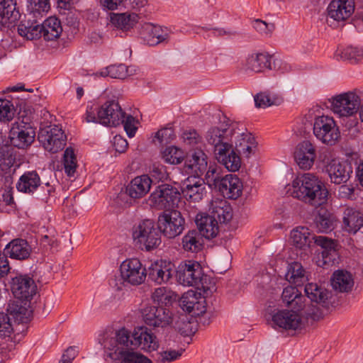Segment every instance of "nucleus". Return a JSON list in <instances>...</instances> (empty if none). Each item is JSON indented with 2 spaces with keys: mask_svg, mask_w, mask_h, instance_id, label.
<instances>
[{
  "mask_svg": "<svg viewBox=\"0 0 363 363\" xmlns=\"http://www.w3.org/2000/svg\"><path fill=\"white\" fill-rule=\"evenodd\" d=\"M77 352L78 351L76 347H69L62 354V359L59 363H71L77 356Z\"/></svg>",
  "mask_w": 363,
  "mask_h": 363,
  "instance_id": "obj_64",
  "label": "nucleus"
},
{
  "mask_svg": "<svg viewBox=\"0 0 363 363\" xmlns=\"http://www.w3.org/2000/svg\"><path fill=\"white\" fill-rule=\"evenodd\" d=\"M281 101L279 98H272L269 94L264 93L257 94L255 96V105L259 108H267L272 105H278Z\"/></svg>",
  "mask_w": 363,
  "mask_h": 363,
  "instance_id": "obj_55",
  "label": "nucleus"
},
{
  "mask_svg": "<svg viewBox=\"0 0 363 363\" xmlns=\"http://www.w3.org/2000/svg\"><path fill=\"white\" fill-rule=\"evenodd\" d=\"M150 200L158 209H172L179 202L180 192L172 185L161 184L150 194Z\"/></svg>",
  "mask_w": 363,
  "mask_h": 363,
  "instance_id": "obj_9",
  "label": "nucleus"
},
{
  "mask_svg": "<svg viewBox=\"0 0 363 363\" xmlns=\"http://www.w3.org/2000/svg\"><path fill=\"white\" fill-rule=\"evenodd\" d=\"M300 311L292 308L279 310L272 315L273 324L284 330H296L301 325Z\"/></svg>",
  "mask_w": 363,
  "mask_h": 363,
  "instance_id": "obj_20",
  "label": "nucleus"
},
{
  "mask_svg": "<svg viewBox=\"0 0 363 363\" xmlns=\"http://www.w3.org/2000/svg\"><path fill=\"white\" fill-rule=\"evenodd\" d=\"M177 277L180 284L186 286H195L203 291V296H208L213 293L214 286H210L204 285L208 279L204 275L201 265L191 260L182 262L177 269Z\"/></svg>",
  "mask_w": 363,
  "mask_h": 363,
  "instance_id": "obj_4",
  "label": "nucleus"
},
{
  "mask_svg": "<svg viewBox=\"0 0 363 363\" xmlns=\"http://www.w3.org/2000/svg\"><path fill=\"white\" fill-rule=\"evenodd\" d=\"M38 140L45 150L56 153L65 147L67 138L62 130L55 125L49 129L41 130Z\"/></svg>",
  "mask_w": 363,
  "mask_h": 363,
  "instance_id": "obj_14",
  "label": "nucleus"
},
{
  "mask_svg": "<svg viewBox=\"0 0 363 363\" xmlns=\"http://www.w3.org/2000/svg\"><path fill=\"white\" fill-rule=\"evenodd\" d=\"M218 191L225 198L236 199L242 194V183L238 176L229 174L223 177Z\"/></svg>",
  "mask_w": 363,
  "mask_h": 363,
  "instance_id": "obj_29",
  "label": "nucleus"
},
{
  "mask_svg": "<svg viewBox=\"0 0 363 363\" xmlns=\"http://www.w3.org/2000/svg\"><path fill=\"white\" fill-rule=\"evenodd\" d=\"M199 294L192 290L184 293L179 300L181 308L184 311L191 313L194 311V306L196 303Z\"/></svg>",
  "mask_w": 363,
  "mask_h": 363,
  "instance_id": "obj_53",
  "label": "nucleus"
},
{
  "mask_svg": "<svg viewBox=\"0 0 363 363\" xmlns=\"http://www.w3.org/2000/svg\"><path fill=\"white\" fill-rule=\"evenodd\" d=\"M13 296L21 300H29L36 294L37 286L28 274H19L13 277L10 282Z\"/></svg>",
  "mask_w": 363,
  "mask_h": 363,
  "instance_id": "obj_18",
  "label": "nucleus"
},
{
  "mask_svg": "<svg viewBox=\"0 0 363 363\" xmlns=\"http://www.w3.org/2000/svg\"><path fill=\"white\" fill-rule=\"evenodd\" d=\"M342 223L346 231L354 234L363 226V214L352 208H347L343 213Z\"/></svg>",
  "mask_w": 363,
  "mask_h": 363,
  "instance_id": "obj_38",
  "label": "nucleus"
},
{
  "mask_svg": "<svg viewBox=\"0 0 363 363\" xmlns=\"http://www.w3.org/2000/svg\"><path fill=\"white\" fill-rule=\"evenodd\" d=\"M101 106H87L84 119L87 123L101 124Z\"/></svg>",
  "mask_w": 363,
  "mask_h": 363,
  "instance_id": "obj_57",
  "label": "nucleus"
},
{
  "mask_svg": "<svg viewBox=\"0 0 363 363\" xmlns=\"http://www.w3.org/2000/svg\"><path fill=\"white\" fill-rule=\"evenodd\" d=\"M12 330V325L8 315L0 312V336L9 335Z\"/></svg>",
  "mask_w": 363,
  "mask_h": 363,
  "instance_id": "obj_61",
  "label": "nucleus"
},
{
  "mask_svg": "<svg viewBox=\"0 0 363 363\" xmlns=\"http://www.w3.org/2000/svg\"><path fill=\"white\" fill-rule=\"evenodd\" d=\"M35 131L28 118L18 119L12 124L10 130L11 143L18 148L24 149L34 141Z\"/></svg>",
  "mask_w": 363,
  "mask_h": 363,
  "instance_id": "obj_10",
  "label": "nucleus"
},
{
  "mask_svg": "<svg viewBox=\"0 0 363 363\" xmlns=\"http://www.w3.org/2000/svg\"><path fill=\"white\" fill-rule=\"evenodd\" d=\"M326 172L333 183L340 184L350 179L352 169L346 162H340L337 160H332L326 166Z\"/></svg>",
  "mask_w": 363,
  "mask_h": 363,
  "instance_id": "obj_28",
  "label": "nucleus"
},
{
  "mask_svg": "<svg viewBox=\"0 0 363 363\" xmlns=\"http://www.w3.org/2000/svg\"><path fill=\"white\" fill-rule=\"evenodd\" d=\"M63 164L65 173L69 177H73L77 168V159L72 147H67L63 156Z\"/></svg>",
  "mask_w": 363,
  "mask_h": 363,
  "instance_id": "obj_48",
  "label": "nucleus"
},
{
  "mask_svg": "<svg viewBox=\"0 0 363 363\" xmlns=\"http://www.w3.org/2000/svg\"><path fill=\"white\" fill-rule=\"evenodd\" d=\"M41 185V179L38 173L35 170L25 172L16 183L18 191L33 194Z\"/></svg>",
  "mask_w": 363,
  "mask_h": 363,
  "instance_id": "obj_31",
  "label": "nucleus"
},
{
  "mask_svg": "<svg viewBox=\"0 0 363 363\" xmlns=\"http://www.w3.org/2000/svg\"><path fill=\"white\" fill-rule=\"evenodd\" d=\"M354 11V0H332L327 9L328 25L333 28L338 26L340 22L347 21Z\"/></svg>",
  "mask_w": 363,
  "mask_h": 363,
  "instance_id": "obj_12",
  "label": "nucleus"
},
{
  "mask_svg": "<svg viewBox=\"0 0 363 363\" xmlns=\"http://www.w3.org/2000/svg\"><path fill=\"white\" fill-rule=\"evenodd\" d=\"M206 192L205 182L199 177H189L182 187L184 197L193 202L201 201Z\"/></svg>",
  "mask_w": 363,
  "mask_h": 363,
  "instance_id": "obj_25",
  "label": "nucleus"
},
{
  "mask_svg": "<svg viewBox=\"0 0 363 363\" xmlns=\"http://www.w3.org/2000/svg\"><path fill=\"white\" fill-rule=\"evenodd\" d=\"M174 137V130L171 128H164L159 130L155 133V136L160 144H167L170 143Z\"/></svg>",
  "mask_w": 363,
  "mask_h": 363,
  "instance_id": "obj_58",
  "label": "nucleus"
},
{
  "mask_svg": "<svg viewBox=\"0 0 363 363\" xmlns=\"http://www.w3.org/2000/svg\"><path fill=\"white\" fill-rule=\"evenodd\" d=\"M138 121L133 116L131 115H128L125 116V113H124V116H123V120L121 124L123 125L124 130H125L129 138H133L135 136L138 129L136 125Z\"/></svg>",
  "mask_w": 363,
  "mask_h": 363,
  "instance_id": "obj_56",
  "label": "nucleus"
},
{
  "mask_svg": "<svg viewBox=\"0 0 363 363\" xmlns=\"http://www.w3.org/2000/svg\"><path fill=\"white\" fill-rule=\"evenodd\" d=\"M113 145L116 152L123 153L126 150L128 143L126 139L122 136L116 135L113 140Z\"/></svg>",
  "mask_w": 363,
  "mask_h": 363,
  "instance_id": "obj_63",
  "label": "nucleus"
},
{
  "mask_svg": "<svg viewBox=\"0 0 363 363\" xmlns=\"http://www.w3.org/2000/svg\"><path fill=\"white\" fill-rule=\"evenodd\" d=\"M173 274L172 264L163 261L152 263L147 270L149 279L158 284L169 282Z\"/></svg>",
  "mask_w": 363,
  "mask_h": 363,
  "instance_id": "obj_26",
  "label": "nucleus"
},
{
  "mask_svg": "<svg viewBox=\"0 0 363 363\" xmlns=\"http://www.w3.org/2000/svg\"><path fill=\"white\" fill-rule=\"evenodd\" d=\"M198 231L206 239L215 238L218 233V225L216 220L209 215L198 214L195 220Z\"/></svg>",
  "mask_w": 363,
  "mask_h": 363,
  "instance_id": "obj_36",
  "label": "nucleus"
},
{
  "mask_svg": "<svg viewBox=\"0 0 363 363\" xmlns=\"http://www.w3.org/2000/svg\"><path fill=\"white\" fill-rule=\"evenodd\" d=\"M254 28L262 35H269L274 29V26L272 23H267L266 22L257 19L253 22Z\"/></svg>",
  "mask_w": 363,
  "mask_h": 363,
  "instance_id": "obj_62",
  "label": "nucleus"
},
{
  "mask_svg": "<svg viewBox=\"0 0 363 363\" xmlns=\"http://www.w3.org/2000/svg\"><path fill=\"white\" fill-rule=\"evenodd\" d=\"M133 347H140L145 352H150L159 348L157 337L146 328L135 329L133 333L128 330V342Z\"/></svg>",
  "mask_w": 363,
  "mask_h": 363,
  "instance_id": "obj_17",
  "label": "nucleus"
},
{
  "mask_svg": "<svg viewBox=\"0 0 363 363\" xmlns=\"http://www.w3.org/2000/svg\"><path fill=\"white\" fill-rule=\"evenodd\" d=\"M234 128L232 131V145L234 143L236 150L248 157L252 150L256 147V141L251 133L238 123H233Z\"/></svg>",
  "mask_w": 363,
  "mask_h": 363,
  "instance_id": "obj_15",
  "label": "nucleus"
},
{
  "mask_svg": "<svg viewBox=\"0 0 363 363\" xmlns=\"http://www.w3.org/2000/svg\"><path fill=\"white\" fill-rule=\"evenodd\" d=\"M313 133L317 139L328 145H335L340 137V133L334 119L325 115L315 118Z\"/></svg>",
  "mask_w": 363,
  "mask_h": 363,
  "instance_id": "obj_8",
  "label": "nucleus"
},
{
  "mask_svg": "<svg viewBox=\"0 0 363 363\" xmlns=\"http://www.w3.org/2000/svg\"><path fill=\"white\" fill-rule=\"evenodd\" d=\"M291 239L296 247L305 251L306 254L312 253L313 247H320L322 259H318V265H327L334 262L337 256L336 243L325 236L311 235L306 227L298 226L291 232Z\"/></svg>",
  "mask_w": 363,
  "mask_h": 363,
  "instance_id": "obj_2",
  "label": "nucleus"
},
{
  "mask_svg": "<svg viewBox=\"0 0 363 363\" xmlns=\"http://www.w3.org/2000/svg\"><path fill=\"white\" fill-rule=\"evenodd\" d=\"M101 75L103 77L109 76L115 79H124L128 75V69L124 64L113 65L101 71Z\"/></svg>",
  "mask_w": 363,
  "mask_h": 363,
  "instance_id": "obj_49",
  "label": "nucleus"
},
{
  "mask_svg": "<svg viewBox=\"0 0 363 363\" xmlns=\"http://www.w3.org/2000/svg\"><path fill=\"white\" fill-rule=\"evenodd\" d=\"M341 57L354 64L363 59V47L348 46L341 52Z\"/></svg>",
  "mask_w": 363,
  "mask_h": 363,
  "instance_id": "obj_50",
  "label": "nucleus"
},
{
  "mask_svg": "<svg viewBox=\"0 0 363 363\" xmlns=\"http://www.w3.org/2000/svg\"><path fill=\"white\" fill-rule=\"evenodd\" d=\"M20 18L14 0H0V25L9 28Z\"/></svg>",
  "mask_w": 363,
  "mask_h": 363,
  "instance_id": "obj_34",
  "label": "nucleus"
},
{
  "mask_svg": "<svg viewBox=\"0 0 363 363\" xmlns=\"http://www.w3.org/2000/svg\"><path fill=\"white\" fill-rule=\"evenodd\" d=\"M40 37H43L45 40L50 41L58 38L62 32V28L60 21L55 17L48 18L40 23Z\"/></svg>",
  "mask_w": 363,
  "mask_h": 363,
  "instance_id": "obj_37",
  "label": "nucleus"
},
{
  "mask_svg": "<svg viewBox=\"0 0 363 363\" xmlns=\"http://www.w3.org/2000/svg\"><path fill=\"white\" fill-rule=\"evenodd\" d=\"M315 222L320 232L328 233L333 229L335 217L329 211L321 209V211L315 217Z\"/></svg>",
  "mask_w": 363,
  "mask_h": 363,
  "instance_id": "obj_45",
  "label": "nucleus"
},
{
  "mask_svg": "<svg viewBox=\"0 0 363 363\" xmlns=\"http://www.w3.org/2000/svg\"><path fill=\"white\" fill-rule=\"evenodd\" d=\"M218 162L222 164L228 171H238L241 166L240 156L234 151L233 147L220 149L215 154Z\"/></svg>",
  "mask_w": 363,
  "mask_h": 363,
  "instance_id": "obj_35",
  "label": "nucleus"
},
{
  "mask_svg": "<svg viewBox=\"0 0 363 363\" xmlns=\"http://www.w3.org/2000/svg\"><path fill=\"white\" fill-rule=\"evenodd\" d=\"M204 245L203 237L197 230H189L182 238V245L185 252L197 253Z\"/></svg>",
  "mask_w": 363,
  "mask_h": 363,
  "instance_id": "obj_39",
  "label": "nucleus"
},
{
  "mask_svg": "<svg viewBox=\"0 0 363 363\" xmlns=\"http://www.w3.org/2000/svg\"><path fill=\"white\" fill-rule=\"evenodd\" d=\"M170 35L171 32L167 27H162L152 23H145L141 31L143 40L150 46L167 43Z\"/></svg>",
  "mask_w": 363,
  "mask_h": 363,
  "instance_id": "obj_24",
  "label": "nucleus"
},
{
  "mask_svg": "<svg viewBox=\"0 0 363 363\" xmlns=\"http://www.w3.org/2000/svg\"><path fill=\"white\" fill-rule=\"evenodd\" d=\"M121 277L123 281L131 285L143 283L147 277V269L138 259H126L120 266Z\"/></svg>",
  "mask_w": 363,
  "mask_h": 363,
  "instance_id": "obj_13",
  "label": "nucleus"
},
{
  "mask_svg": "<svg viewBox=\"0 0 363 363\" xmlns=\"http://www.w3.org/2000/svg\"><path fill=\"white\" fill-rule=\"evenodd\" d=\"M99 343L103 347L107 357L118 363H152L147 356L134 351L129 345L128 330L125 328L115 332H104L98 337Z\"/></svg>",
  "mask_w": 363,
  "mask_h": 363,
  "instance_id": "obj_1",
  "label": "nucleus"
},
{
  "mask_svg": "<svg viewBox=\"0 0 363 363\" xmlns=\"http://www.w3.org/2000/svg\"><path fill=\"white\" fill-rule=\"evenodd\" d=\"M140 17L135 13H113L111 22L116 28L123 30H128L138 22Z\"/></svg>",
  "mask_w": 363,
  "mask_h": 363,
  "instance_id": "obj_42",
  "label": "nucleus"
},
{
  "mask_svg": "<svg viewBox=\"0 0 363 363\" xmlns=\"http://www.w3.org/2000/svg\"><path fill=\"white\" fill-rule=\"evenodd\" d=\"M184 218L178 211L163 213L158 218V230L167 238L180 235L184 228Z\"/></svg>",
  "mask_w": 363,
  "mask_h": 363,
  "instance_id": "obj_11",
  "label": "nucleus"
},
{
  "mask_svg": "<svg viewBox=\"0 0 363 363\" xmlns=\"http://www.w3.org/2000/svg\"><path fill=\"white\" fill-rule=\"evenodd\" d=\"M150 173L155 180L164 181L167 179L168 174L166 167L161 164H153Z\"/></svg>",
  "mask_w": 363,
  "mask_h": 363,
  "instance_id": "obj_59",
  "label": "nucleus"
},
{
  "mask_svg": "<svg viewBox=\"0 0 363 363\" xmlns=\"http://www.w3.org/2000/svg\"><path fill=\"white\" fill-rule=\"evenodd\" d=\"M316 157L315 145L309 140L297 145L294 151V159L300 169L306 170L312 167Z\"/></svg>",
  "mask_w": 363,
  "mask_h": 363,
  "instance_id": "obj_22",
  "label": "nucleus"
},
{
  "mask_svg": "<svg viewBox=\"0 0 363 363\" xmlns=\"http://www.w3.org/2000/svg\"><path fill=\"white\" fill-rule=\"evenodd\" d=\"M282 301L286 306L296 310L303 309V296L296 287L287 286L284 289L281 294Z\"/></svg>",
  "mask_w": 363,
  "mask_h": 363,
  "instance_id": "obj_43",
  "label": "nucleus"
},
{
  "mask_svg": "<svg viewBox=\"0 0 363 363\" xmlns=\"http://www.w3.org/2000/svg\"><path fill=\"white\" fill-rule=\"evenodd\" d=\"M304 291L307 297L312 301L328 308L330 303V292L316 283H308Z\"/></svg>",
  "mask_w": 363,
  "mask_h": 363,
  "instance_id": "obj_33",
  "label": "nucleus"
},
{
  "mask_svg": "<svg viewBox=\"0 0 363 363\" xmlns=\"http://www.w3.org/2000/svg\"><path fill=\"white\" fill-rule=\"evenodd\" d=\"M101 121L104 125L116 127L120 125L124 112L116 100L106 101L101 106Z\"/></svg>",
  "mask_w": 363,
  "mask_h": 363,
  "instance_id": "obj_23",
  "label": "nucleus"
},
{
  "mask_svg": "<svg viewBox=\"0 0 363 363\" xmlns=\"http://www.w3.org/2000/svg\"><path fill=\"white\" fill-rule=\"evenodd\" d=\"M50 7V0H28V13L38 18L48 13Z\"/></svg>",
  "mask_w": 363,
  "mask_h": 363,
  "instance_id": "obj_46",
  "label": "nucleus"
},
{
  "mask_svg": "<svg viewBox=\"0 0 363 363\" xmlns=\"http://www.w3.org/2000/svg\"><path fill=\"white\" fill-rule=\"evenodd\" d=\"M360 105V97L354 91H347L333 96L331 101V108L339 118H352L350 127L356 126L358 123L356 115Z\"/></svg>",
  "mask_w": 363,
  "mask_h": 363,
  "instance_id": "obj_5",
  "label": "nucleus"
},
{
  "mask_svg": "<svg viewBox=\"0 0 363 363\" xmlns=\"http://www.w3.org/2000/svg\"><path fill=\"white\" fill-rule=\"evenodd\" d=\"M331 285L335 291L347 292L354 285L352 276L347 271L337 270L333 275Z\"/></svg>",
  "mask_w": 363,
  "mask_h": 363,
  "instance_id": "obj_41",
  "label": "nucleus"
},
{
  "mask_svg": "<svg viewBox=\"0 0 363 363\" xmlns=\"http://www.w3.org/2000/svg\"><path fill=\"white\" fill-rule=\"evenodd\" d=\"M281 65L280 60L274 59L266 52L252 54L247 57L246 62L247 68L255 72H261L265 69H280L284 72L287 69L286 65L281 68Z\"/></svg>",
  "mask_w": 363,
  "mask_h": 363,
  "instance_id": "obj_19",
  "label": "nucleus"
},
{
  "mask_svg": "<svg viewBox=\"0 0 363 363\" xmlns=\"http://www.w3.org/2000/svg\"><path fill=\"white\" fill-rule=\"evenodd\" d=\"M233 123L224 117L223 123L220 127L211 128L206 134V144L211 147L214 155L220 149L232 147Z\"/></svg>",
  "mask_w": 363,
  "mask_h": 363,
  "instance_id": "obj_7",
  "label": "nucleus"
},
{
  "mask_svg": "<svg viewBox=\"0 0 363 363\" xmlns=\"http://www.w3.org/2000/svg\"><path fill=\"white\" fill-rule=\"evenodd\" d=\"M38 18L28 13L25 19L21 21L18 26V34L27 40H34L40 38V23Z\"/></svg>",
  "mask_w": 363,
  "mask_h": 363,
  "instance_id": "obj_32",
  "label": "nucleus"
},
{
  "mask_svg": "<svg viewBox=\"0 0 363 363\" xmlns=\"http://www.w3.org/2000/svg\"><path fill=\"white\" fill-rule=\"evenodd\" d=\"M152 179L147 174L135 177L126 186L127 194L132 199H140L146 195L151 187Z\"/></svg>",
  "mask_w": 363,
  "mask_h": 363,
  "instance_id": "obj_30",
  "label": "nucleus"
},
{
  "mask_svg": "<svg viewBox=\"0 0 363 363\" xmlns=\"http://www.w3.org/2000/svg\"><path fill=\"white\" fill-rule=\"evenodd\" d=\"M286 276L289 282L297 286L306 281L305 270L298 262H294L289 266Z\"/></svg>",
  "mask_w": 363,
  "mask_h": 363,
  "instance_id": "obj_47",
  "label": "nucleus"
},
{
  "mask_svg": "<svg viewBox=\"0 0 363 363\" xmlns=\"http://www.w3.org/2000/svg\"><path fill=\"white\" fill-rule=\"evenodd\" d=\"M293 197L318 208L325 203L328 191L318 177L311 173L298 174L291 184Z\"/></svg>",
  "mask_w": 363,
  "mask_h": 363,
  "instance_id": "obj_3",
  "label": "nucleus"
},
{
  "mask_svg": "<svg viewBox=\"0 0 363 363\" xmlns=\"http://www.w3.org/2000/svg\"><path fill=\"white\" fill-rule=\"evenodd\" d=\"M15 163V157L13 155V148L4 144L0 138V169L6 172Z\"/></svg>",
  "mask_w": 363,
  "mask_h": 363,
  "instance_id": "obj_44",
  "label": "nucleus"
},
{
  "mask_svg": "<svg viewBox=\"0 0 363 363\" xmlns=\"http://www.w3.org/2000/svg\"><path fill=\"white\" fill-rule=\"evenodd\" d=\"M182 138L185 143L189 145H195L201 141V137L194 129L184 130Z\"/></svg>",
  "mask_w": 363,
  "mask_h": 363,
  "instance_id": "obj_60",
  "label": "nucleus"
},
{
  "mask_svg": "<svg viewBox=\"0 0 363 363\" xmlns=\"http://www.w3.org/2000/svg\"><path fill=\"white\" fill-rule=\"evenodd\" d=\"M211 216L217 223H225L230 221L233 217L231 206L225 200L214 201L211 203Z\"/></svg>",
  "mask_w": 363,
  "mask_h": 363,
  "instance_id": "obj_40",
  "label": "nucleus"
},
{
  "mask_svg": "<svg viewBox=\"0 0 363 363\" xmlns=\"http://www.w3.org/2000/svg\"><path fill=\"white\" fill-rule=\"evenodd\" d=\"M145 323L153 328H165L172 323V313L163 306H149L143 311Z\"/></svg>",
  "mask_w": 363,
  "mask_h": 363,
  "instance_id": "obj_16",
  "label": "nucleus"
},
{
  "mask_svg": "<svg viewBox=\"0 0 363 363\" xmlns=\"http://www.w3.org/2000/svg\"><path fill=\"white\" fill-rule=\"evenodd\" d=\"M32 247L26 240L16 238L6 245L4 255L17 260H25L30 257Z\"/></svg>",
  "mask_w": 363,
  "mask_h": 363,
  "instance_id": "obj_27",
  "label": "nucleus"
},
{
  "mask_svg": "<svg viewBox=\"0 0 363 363\" xmlns=\"http://www.w3.org/2000/svg\"><path fill=\"white\" fill-rule=\"evenodd\" d=\"M133 238L141 250L150 251L161 243L160 233L153 220L145 219L133 228Z\"/></svg>",
  "mask_w": 363,
  "mask_h": 363,
  "instance_id": "obj_6",
  "label": "nucleus"
},
{
  "mask_svg": "<svg viewBox=\"0 0 363 363\" xmlns=\"http://www.w3.org/2000/svg\"><path fill=\"white\" fill-rule=\"evenodd\" d=\"M223 177L220 175V171L218 168L210 166L205 175V181L211 189H216L219 186L220 181Z\"/></svg>",
  "mask_w": 363,
  "mask_h": 363,
  "instance_id": "obj_51",
  "label": "nucleus"
},
{
  "mask_svg": "<svg viewBox=\"0 0 363 363\" xmlns=\"http://www.w3.org/2000/svg\"><path fill=\"white\" fill-rule=\"evenodd\" d=\"M207 165V156L205 152L201 149H196L186 159L183 171L191 177H199L206 171Z\"/></svg>",
  "mask_w": 363,
  "mask_h": 363,
  "instance_id": "obj_21",
  "label": "nucleus"
},
{
  "mask_svg": "<svg viewBox=\"0 0 363 363\" xmlns=\"http://www.w3.org/2000/svg\"><path fill=\"white\" fill-rule=\"evenodd\" d=\"M15 115V108L11 101L0 99V121L9 122Z\"/></svg>",
  "mask_w": 363,
  "mask_h": 363,
  "instance_id": "obj_54",
  "label": "nucleus"
},
{
  "mask_svg": "<svg viewBox=\"0 0 363 363\" xmlns=\"http://www.w3.org/2000/svg\"><path fill=\"white\" fill-rule=\"evenodd\" d=\"M162 157L167 163L177 164L182 162L183 155L180 149L174 146H171L164 150Z\"/></svg>",
  "mask_w": 363,
  "mask_h": 363,
  "instance_id": "obj_52",
  "label": "nucleus"
}]
</instances>
